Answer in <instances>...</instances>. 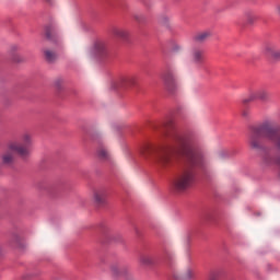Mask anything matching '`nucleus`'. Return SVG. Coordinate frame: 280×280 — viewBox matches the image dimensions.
<instances>
[{"label":"nucleus","instance_id":"1a4fd4ad","mask_svg":"<svg viewBox=\"0 0 280 280\" xmlns=\"http://www.w3.org/2000/svg\"><path fill=\"white\" fill-rule=\"evenodd\" d=\"M94 54L98 56V58H104L106 54H108V45L106 42L98 40L94 44Z\"/></svg>","mask_w":280,"mask_h":280},{"label":"nucleus","instance_id":"ddd939ff","mask_svg":"<svg viewBox=\"0 0 280 280\" xmlns=\"http://www.w3.org/2000/svg\"><path fill=\"white\" fill-rule=\"evenodd\" d=\"M191 60L195 62V65H202L205 60V52L200 49H194L191 51Z\"/></svg>","mask_w":280,"mask_h":280},{"label":"nucleus","instance_id":"b1692460","mask_svg":"<svg viewBox=\"0 0 280 280\" xmlns=\"http://www.w3.org/2000/svg\"><path fill=\"white\" fill-rule=\"evenodd\" d=\"M277 12L280 15V5L277 7Z\"/></svg>","mask_w":280,"mask_h":280},{"label":"nucleus","instance_id":"9d476101","mask_svg":"<svg viewBox=\"0 0 280 280\" xmlns=\"http://www.w3.org/2000/svg\"><path fill=\"white\" fill-rule=\"evenodd\" d=\"M265 55L268 56V58H273V60L280 59V49L275 46V44H267L265 46Z\"/></svg>","mask_w":280,"mask_h":280},{"label":"nucleus","instance_id":"aec40b11","mask_svg":"<svg viewBox=\"0 0 280 280\" xmlns=\"http://www.w3.org/2000/svg\"><path fill=\"white\" fill-rule=\"evenodd\" d=\"M221 275L220 270H212L208 275V280H220Z\"/></svg>","mask_w":280,"mask_h":280},{"label":"nucleus","instance_id":"0eeeda50","mask_svg":"<svg viewBox=\"0 0 280 280\" xmlns=\"http://www.w3.org/2000/svg\"><path fill=\"white\" fill-rule=\"evenodd\" d=\"M137 84L136 77H122L115 82V89H125V86H135Z\"/></svg>","mask_w":280,"mask_h":280},{"label":"nucleus","instance_id":"6ab92c4d","mask_svg":"<svg viewBox=\"0 0 280 280\" xmlns=\"http://www.w3.org/2000/svg\"><path fill=\"white\" fill-rule=\"evenodd\" d=\"M56 34V30L52 26H47L45 30V36L46 38H48L49 40H51V38H54V35Z\"/></svg>","mask_w":280,"mask_h":280},{"label":"nucleus","instance_id":"7ed1b4c3","mask_svg":"<svg viewBox=\"0 0 280 280\" xmlns=\"http://www.w3.org/2000/svg\"><path fill=\"white\" fill-rule=\"evenodd\" d=\"M33 143L34 140L32 139V136L25 132L21 136V142L9 143V150H13V152L22 159H27V156L32 154L31 148Z\"/></svg>","mask_w":280,"mask_h":280},{"label":"nucleus","instance_id":"f3484780","mask_svg":"<svg viewBox=\"0 0 280 280\" xmlns=\"http://www.w3.org/2000/svg\"><path fill=\"white\" fill-rule=\"evenodd\" d=\"M140 262L143 266H152V256L148 255V254H142L140 256Z\"/></svg>","mask_w":280,"mask_h":280},{"label":"nucleus","instance_id":"f257e3e1","mask_svg":"<svg viewBox=\"0 0 280 280\" xmlns=\"http://www.w3.org/2000/svg\"><path fill=\"white\" fill-rule=\"evenodd\" d=\"M165 130L167 145L162 151L150 144H144L140 153L144 159L155 154V161L160 167H170L173 163L172 152H178L184 161V168L174 177L172 188L174 191H187L196 180V167H201L203 163L202 152H200L196 139L191 135L183 132L174 121H168Z\"/></svg>","mask_w":280,"mask_h":280},{"label":"nucleus","instance_id":"dca6fc26","mask_svg":"<svg viewBox=\"0 0 280 280\" xmlns=\"http://www.w3.org/2000/svg\"><path fill=\"white\" fill-rule=\"evenodd\" d=\"M44 56L47 60V62H55L56 58H58V55L54 50L45 49Z\"/></svg>","mask_w":280,"mask_h":280},{"label":"nucleus","instance_id":"f8f14e48","mask_svg":"<svg viewBox=\"0 0 280 280\" xmlns=\"http://www.w3.org/2000/svg\"><path fill=\"white\" fill-rule=\"evenodd\" d=\"M174 279L178 280H194L196 279V271L194 268L188 267L182 275H174Z\"/></svg>","mask_w":280,"mask_h":280},{"label":"nucleus","instance_id":"6e6552de","mask_svg":"<svg viewBox=\"0 0 280 280\" xmlns=\"http://www.w3.org/2000/svg\"><path fill=\"white\" fill-rule=\"evenodd\" d=\"M110 34L114 35L115 38H120L121 40H128V38H130V32L119 26L112 27Z\"/></svg>","mask_w":280,"mask_h":280},{"label":"nucleus","instance_id":"412c9836","mask_svg":"<svg viewBox=\"0 0 280 280\" xmlns=\"http://www.w3.org/2000/svg\"><path fill=\"white\" fill-rule=\"evenodd\" d=\"M122 271H124V268L120 267L119 265H117V264L112 265L113 275H116V276L121 275Z\"/></svg>","mask_w":280,"mask_h":280},{"label":"nucleus","instance_id":"39448f33","mask_svg":"<svg viewBox=\"0 0 280 280\" xmlns=\"http://www.w3.org/2000/svg\"><path fill=\"white\" fill-rule=\"evenodd\" d=\"M92 196L97 207H104L106 205V198H108V189L105 187L94 188Z\"/></svg>","mask_w":280,"mask_h":280},{"label":"nucleus","instance_id":"393cba45","mask_svg":"<svg viewBox=\"0 0 280 280\" xmlns=\"http://www.w3.org/2000/svg\"><path fill=\"white\" fill-rule=\"evenodd\" d=\"M45 1H47V3H51V0H45Z\"/></svg>","mask_w":280,"mask_h":280},{"label":"nucleus","instance_id":"9b49d317","mask_svg":"<svg viewBox=\"0 0 280 280\" xmlns=\"http://www.w3.org/2000/svg\"><path fill=\"white\" fill-rule=\"evenodd\" d=\"M2 165H12L14 163V150H10V144H8V150L1 155Z\"/></svg>","mask_w":280,"mask_h":280},{"label":"nucleus","instance_id":"4be33fe9","mask_svg":"<svg viewBox=\"0 0 280 280\" xmlns=\"http://www.w3.org/2000/svg\"><path fill=\"white\" fill-rule=\"evenodd\" d=\"M160 23H161V25H170V23H171V18L167 16V15H162V16L160 18Z\"/></svg>","mask_w":280,"mask_h":280},{"label":"nucleus","instance_id":"20e7f679","mask_svg":"<svg viewBox=\"0 0 280 280\" xmlns=\"http://www.w3.org/2000/svg\"><path fill=\"white\" fill-rule=\"evenodd\" d=\"M259 100L264 104H268L272 102V97L270 95V92L266 89H258V90H252L249 91V94L246 98L243 100V104H248L250 102H255Z\"/></svg>","mask_w":280,"mask_h":280},{"label":"nucleus","instance_id":"2eb2a0df","mask_svg":"<svg viewBox=\"0 0 280 280\" xmlns=\"http://www.w3.org/2000/svg\"><path fill=\"white\" fill-rule=\"evenodd\" d=\"M210 36H213V33H211V31H203L197 34L195 38L198 43H205V40H209Z\"/></svg>","mask_w":280,"mask_h":280},{"label":"nucleus","instance_id":"423d86ee","mask_svg":"<svg viewBox=\"0 0 280 280\" xmlns=\"http://www.w3.org/2000/svg\"><path fill=\"white\" fill-rule=\"evenodd\" d=\"M164 83H165L167 91H170L171 93H174V90L178 89V83L176 82V77L172 72H167L164 75Z\"/></svg>","mask_w":280,"mask_h":280},{"label":"nucleus","instance_id":"5701e85b","mask_svg":"<svg viewBox=\"0 0 280 280\" xmlns=\"http://www.w3.org/2000/svg\"><path fill=\"white\" fill-rule=\"evenodd\" d=\"M19 49H21V47L16 44L12 45L10 48L11 54H14L16 51H19Z\"/></svg>","mask_w":280,"mask_h":280},{"label":"nucleus","instance_id":"a878e982","mask_svg":"<svg viewBox=\"0 0 280 280\" xmlns=\"http://www.w3.org/2000/svg\"><path fill=\"white\" fill-rule=\"evenodd\" d=\"M244 117H246V112L243 113Z\"/></svg>","mask_w":280,"mask_h":280},{"label":"nucleus","instance_id":"4468645a","mask_svg":"<svg viewBox=\"0 0 280 280\" xmlns=\"http://www.w3.org/2000/svg\"><path fill=\"white\" fill-rule=\"evenodd\" d=\"M97 156L102 161H110V152L106 147L102 145L97 149Z\"/></svg>","mask_w":280,"mask_h":280},{"label":"nucleus","instance_id":"a211bd4d","mask_svg":"<svg viewBox=\"0 0 280 280\" xmlns=\"http://www.w3.org/2000/svg\"><path fill=\"white\" fill-rule=\"evenodd\" d=\"M259 16H257V14L255 13H247L246 14V21L248 25H255V23H257Z\"/></svg>","mask_w":280,"mask_h":280},{"label":"nucleus","instance_id":"f03ea898","mask_svg":"<svg viewBox=\"0 0 280 280\" xmlns=\"http://www.w3.org/2000/svg\"><path fill=\"white\" fill-rule=\"evenodd\" d=\"M261 139L272 141L280 150V133L275 120L267 119L252 128L248 141L253 150H261Z\"/></svg>","mask_w":280,"mask_h":280}]
</instances>
